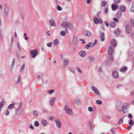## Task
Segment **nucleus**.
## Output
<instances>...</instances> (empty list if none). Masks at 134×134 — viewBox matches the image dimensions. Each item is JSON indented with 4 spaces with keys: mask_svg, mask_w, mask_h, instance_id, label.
Listing matches in <instances>:
<instances>
[{
    "mask_svg": "<svg viewBox=\"0 0 134 134\" xmlns=\"http://www.w3.org/2000/svg\"><path fill=\"white\" fill-rule=\"evenodd\" d=\"M39 124L38 121H35L34 123V125L35 126L37 127L39 126Z\"/></svg>",
    "mask_w": 134,
    "mask_h": 134,
    "instance_id": "obj_37",
    "label": "nucleus"
},
{
    "mask_svg": "<svg viewBox=\"0 0 134 134\" xmlns=\"http://www.w3.org/2000/svg\"><path fill=\"white\" fill-rule=\"evenodd\" d=\"M108 59L109 60H112L113 59V57L112 54H109L108 57Z\"/></svg>",
    "mask_w": 134,
    "mask_h": 134,
    "instance_id": "obj_30",
    "label": "nucleus"
},
{
    "mask_svg": "<svg viewBox=\"0 0 134 134\" xmlns=\"http://www.w3.org/2000/svg\"><path fill=\"white\" fill-rule=\"evenodd\" d=\"M127 68L126 66H124L120 69V70L121 72H124L127 70Z\"/></svg>",
    "mask_w": 134,
    "mask_h": 134,
    "instance_id": "obj_26",
    "label": "nucleus"
},
{
    "mask_svg": "<svg viewBox=\"0 0 134 134\" xmlns=\"http://www.w3.org/2000/svg\"><path fill=\"white\" fill-rule=\"evenodd\" d=\"M91 87V89L96 94L98 95H100V93L96 87L93 86H92Z\"/></svg>",
    "mask_w": 134,
    "mask_h": 134,
    "instance_id": "obj_7",
    "label": "nucleus"
},
{
    "mask_svg": "<svg viewBox=\"0 0 134 134\" xmlns=\"http://www.w3.org/2000/svg\"><path fill=\"white\" fill-rule=\"evenodd\" d=\"M121 15V11H118L116 14V16L118 18H120Z\"/></svg>",
    "mask_w": 134,
    "mask_h": 134,
    "instance_id": "obj_31",
    "label": "nucleus"
},
{
    "mask_svg": "<svg viewBox=\"0 0 134 134\" xmlns=\"http://www.w3.org/2000/svg\"><path fill=\"white\" fill-rule=\"evenodd\" d=\"M65 31H62L60 32V34L62 36H65V34L68 33V31L66 28L65 29Z\"/></svg>",
    "mask_w": 134,
    "mask_h": 134,
    "instance_id": "obj_13",
    "label": "nucleus"
},
{
    "mask_svg": "<svg viewBox=\"0 0 134 134\" xmlns=\"http://www.w3.org/2000/svg\"><path fill=\"white\" fill-rule=\"evenodd\" d=\"M41 123L44 126H45L47 124V121L46 120L43 119L42 120Z\"/></svg>",
    "mask_w": 134,
    "mask_h": 134,
    "instance_id": "obj_21",
    "label": "nucleus"
},
{
    "mask_svg": "<svg viewBox=\"0 0 134 134\" xmlns=\"http://www.w3.org/2000/svg\"><path fill=\"white\" fill-rule=\"evenodd\" d=\"M76 69L77 71L80 73H81L82 72L81 71V70L80 69V68L78 67H76Z\"/></svg>",
    "mask_w": 134,
    "mask_h": 134,
    "instance_id": "obj_50",
    "label": "nucleus"
},
{
    "mask_svg": "<svg viewBox=\"0 0 134 134\" xmlns=\"http://www.w3.org/2000/svg\"><path fill=\"white\" fill-rule=\"evenodd\" d=\"M130 10L132 12H134V6L133 5H132Z\"/></svg>",
    "mask_w": 134,
    "mask_h": 134,
    "instance_id": "obj_51",
    "label": "nucleus"
},
{
    "mask_svg": "<svg viewBox=\"0 0 134 134\" xmlns=\"http://www.w3.org/2000/svg\"><path fill=\"white\" fill-rule=\"evenodd\" d=\"M74 102L75 104L77 105H79L81 104L80 100L77 98H75L74 100Z\"/></svg>",
    "mask_w": 134,
    "mask_h": 134,
    "instance_id": "obj_23",
    "label": "nucleus"
},
{
    "mask_svg": "<svg viewBox=\"0 0 134 134\" xmlns=\"http://www.w3.org/2000/svg\"><path fill=\"white\" fill-rule=\"evenodd\" d=\"M112 74L113 77L115 78L116 79L118 77V73L116 71H113L112 72Z\"/></svg>",
    "mask_w": 134,
    "mask_h": 134,
    "instance_id": "obj_10",
    "label": "nucleus"
},
{
    "mask_svg": "<svg viewBox=\"0 0 134 134\" xmlns=\"http://www.w3.org/2000/svg\"><path fill=\"white\" fill-rule=\"evenodd\" d=\"M83 35L85 36H86L88 37H90L91 36V33L90 31L86 30H83L82 32Z\"/></svg>",
    "mask_w": 134,
    "mask_h": 134,
    "instance_id": "obj_5",
    "label": "nucleus"
},
{
    "mask_svg": "<svg viewBox=\"0 0 134 134\" xmlns=\"http://www.w3.org/2000/svg\"><path fill=\"white\" fill-rule=\"evenodd\" d=\"M93 21L94 23L96 24H97L98 23H102L103 22V20L100 18H98L97 17L94 18Z\"/></svg>",
    "mask_w": 134,
    "mask_h": 134,
    "instance_id": "obj_3",
    "label": "nucleus"
},
{
    "mask_svg": "<svg viewBox=\"0 0 134 134\" xmlns=\"http://www.w3.org/2000/svg\"><path fill=\"white\" fill-rule=\"evenodd\" d=\"M33 114L35 116H37L38 115V112L37 110H35L33 111Z\"/></svg>",
    "mask_w": 134,
    "mask_h": 134,
    "instance_id": "obj_43",
    "label": "nucleus"
},
{
    "mask_svg": "<svg viewBox=\"0 0 134 134\" xmlns=\"http://www.w3.org/2000/svg\"><path fill=\"white\" fill-rule=\"evenodd\" d=\"M43 74L42 73H40L39 75H38L37 77V79L38 80L40 79L41 77H42L43 76Z\"/></svg>",
    "mask_w": 134,
    "mask_h": 134,
    "instance_id": "obj_38",
    "label": "nucleus"
},
{
    "mask_svg": "<svg viewBox=\"0 0 134 134\" xmlns=\"http://www.w3.org/2000/svg\"><path fill=\"white\" fill-rule=\"evenodd\" d=\"M105 13L106 14H108V8L107 7L105 9L104 11Z\"/></svg>",
    "mask_w": 134,
    "mask_h": 134,
    "instance_id": "obj_57",
    "label": "nucleus"
},
{
    "mask_svg": "<svg viewBox=\"0 0 134 134\" xmlns=\"http://www.w3.org/2000/svg\"><path fill=\"white\" fill-rule=\"evenodd\" d=\"M100 38L102 41H104L105 39L104 35L103 33H101L100 36Z\"/></svg>",
    "mask_w": 134,
    "mask_h": 134,
    "instance_id": "obj_17",
    "label": "nucleus"
},
{
    "mask_svg": "<svg viewBox=\"0 0 134 134\" xmlns=\"http://www.w3.org/2000/svg\"><path fill=\"white\" fill-rule=\"evenodd\" d=\"M15 103H13L10 104L8 106V108L9 109H12L15 104Z\"/></svg>",
    "mask_w": 134,
    "mask_h": 134,
    "instance_id": "obj_16",
    "label": "nucleus"
},
{
    "mask_svg": "<svg viewBox=\"0 0 134 134\" xmlns=\"http://www.w3.org/2000/svg\"><path fill=\"white\" fill-rule=\"evenodd\" d=\"M94 59V57L92 56H90L89 57V59L90 61H92Z\"/></svg>",
    "mask_w": 134,
    "mask_h": 134,
    "instance_id": "obj_49",
    "label": "nucleus"
},
{
    "mask_svg": "<svg viewBox=\"0 0 134 134\" xmlns=\"http://www.w3.org/2000/svg\"><path fill=\"white\" fill-rule=\"evenodd\" d=\"M56 123L57 125V127L59 128V120H55Z\"/></svg>",
    "mask_w": 134,
    "mask_h": 134,
    "instance_id": "obj_55",
    "label": "nucleus"
},
{
    "mask_svg": "<svg viewBox=\"0 0 134 134\" xmlns=\"http://www.w3.org/2000/svg\"><path fill=\"white\" fill-rule=\"evenodd\" d=\"M111 8L112 9L113 11H115L118 8V6L115 4H113L111 5Z\"/></svg>",
    "mask_w": 134,
    "mask_h": 134,
    "instance_id": "obj_24",
    "label": "nucleus"
},
{
    "mask_svg": "<svg viewBox=\"0 0 134 134\" xmlns=\"http://www.w3.org/2000/svg\"><path fill=\"white\" fill-rule=\"evenodd\" d=\"M96 103L98 104H100L102 103V101L100 100H97L96 101Z\"/></svg>",
    "mask_w": 134,
    "mask_h": 134,
    "instance_id": "obj_47",
    "label": "nucleus"
},
{
    "mask_svg": "<svg viewBox=\"0 0 134 134\" xmlns=\"http://www.w3.org/2000/svg\"><path fill=\"white\" fill-rule=\"evenodd\" d=\"M30 128L31 129H34V127L32 125H31L30 126Z\"/></svg>",
    "mask_w": 134,
    "mask_h": 134,
    "instance_id": "obj_64",
    "label": "nucleus"
},
{
    "mask_svg": "<svg viewBox=\"0 0 134 134\" xmlns=\"http://www.w3.org/2000/svg\"><path fill=\"white\" fill-rule=\"evenodd\" d=\"M97 40H95L94 41V42L93 43L92 42H90L89 43V45H90V47H92L94 46L97 43Z\"/></svg>",
    "mask_w": 134,
    "mask_h": 134,
    "instance_id": "obj_25",
    "label": "nucleus"
},
{
    "mask_svg": "<svg viewBox=\"0 0 134 134\" xmlns=\"http://www.w3.org/2000/svg\"><path fill=\"white\" fill-rule=\"evenodd\" d=\"M52 42H51L50 43H48L47 44V46L48 47H51L52 46Z\"/></svg>",
    "mask_w": 134,
    "mask_h": 134,
    "instance_id": "obj_45",
    "label": "nucleus"
},
{
    "mask_svg": "<svg viewBox=\"0 0 134 134\" xmlns=\"http://www.w3.org/2000/svg\"><path fill=\"white\" fill-rule=\"evenodd\" d=\"M46 35L47 36H50L51 35L49 33V31H47L46 32Z\"/></svg>",
    "mask_w": 134,
    "mask_h": 134,
    "instance_id": "obj_52",
    "label": "nucleus"
},
{
    "mask_svg": "<svg viewBox=\"0 0 134 134\" xmlns=\"http://www.w3.org/2000/svg\"><path fill=\"white\" fill-rule=\"evenodd\" d=\"M132 129V128H131V126H128L127 128V129L129 131V129Z\"/></svg>",
    "mask_w": 134,
    "mask_h": 134,
    "instance_id": "obj_62",
    "label": "nucleus"
},
{
    "mask_svg": "<svg viewBox=\"0 0 134 134\" xmlns=\"http://www.w3.org/2000/svg\"><path fill=\"white\" fill-rule=\"evenodd\" d=\"M27 34L26 33H25L24 34V36L25 37L24 39L26 40H27L29 39V38L27 36Z\"/></svg>",
    "mask_w": 134,
    "mask_h": 134,
    "instance_id": "obj_40",
    "label": "nucleus"
},
{
    "mask_svg": "<svg viewBox=\"0 0 134 134\" xmlns=\"http://www.w3.org/2000/svg\"><path fill=\"white\" fill-rule=\"evenodd\" d=\"M114 33L116 35H118L120 34V31L119 29H117L114 31Z\"/></svg>",
    "mask_w": 134,
    "mask_h": 134,
    "instance_id": "obj_35",
    "label": "nucleus"
},
{
    "mask_svg": "<svg viewBox=\"0 0 134 134\" xmlns=\"http://www.w3.org/2000/svg\"><path fill=\"white\" fill-rule=\"evenodd\" d=\"M61 26L62 27L65 28V29H72L73 26L72 24L69 22H63L61 24Z\"/></svg>",
    "mask_w": 134,
    "mask_h": 134,
    "instance_id": "obj_1",
    "label": "nucleus"
},
{
    "mask_svg": "<svg viewBox=\"0 0 134 134\" xmlns=\"http://www.w3.org/2000/svg\"><path fill=\"white\" fill-rule=\"evenodd\" d=\"M53 44L54 45H58L59 43V41L57 39H56L54 40L53 42Z\"/></svg>",
    "mask_w": 134,
    "mask_h": 134,
    "instance_id": "obj_33",
    "label": "nucleus"
},
{
    "mask_svg": "<svg viewBox=\"0 0 134 134\" xmlns=\"http://www.w3.org/2000/svg\"><path fill=\"white\" fill-rule=\"evenodd\" d=\"M123 119H124L123 118H121V119H120L119 120V121L118 122V124H120V125L123 122Z\"/></svg>",
    "mask_w": 134,
    "mask_h": 134,
    "instance_id": "obj_39",
    "label": "nucleus"
},
{
    "mask_svg": "<svg viewBox=\"0 0 134 134\" xmlns=\"http://www.w3.org/2000/svg\"><path fill=\"white\" fill-rule=\"evenodd\" d=\"M129 104L128 103H126L124 104L122 107V111L123 113H125L126 111L125 110H127L128 108Z\"/></svg>",
    "mask_w": 134,
    "mask_h": 134,
    "instance_id": "obj_6",
    "label": "nucleus"
},
{
    "mask_svg": "<svg viewBox=\"0 0 134 134\" xmlns=\"http://www.w3.org/2000/svg\"><path fill=\"white\" fill-rule=\"evenodd\" d=\"M116 3H119L121 0H114Z\"/></svg>",
    "mask_w": 134,
    "mask_h": 134,
    "instance_id": "obj_60",
    "label": "nucleus"
},
{
    "mask_svg": "<svg viewBox=\"0 0 134 134\" xmlns=\"http://www.w3.org/2000/svg\"><path fill=\"white\" fill-rule=\"evenodd\" d=\"M15 62V59L14 58L13 59V61L11 64L12 67V68H13L14 66V63Z\"/></svg>",
    "mask_w": 134,
    "mask_h": 134,
    "instance_id": "obj_46",
    "label": "nucleus"
},
{
    "mask_svg": "<svg viewBox=\"0 0 134 134\" xmlns=\"http://www.w3.org/2000/svg\"><path fill=\"white\" fill-rule=\"evenodd\" d=\"M25 63H24L22 65L20 69V71L21 72H23L24 70V69L25 68Z\"/></svg>",
    "mask_w": 134,
    "mask_h": 134,
    "instance_id": "obj_29",
    "label": "nucleus"
},
{
    "mask_svg": "<svg viewBox=\"0 0 134 134\" xmlns=\"http://www.w3.org/2000/svg\"><path fill=\"white\" fill-rule=\"evenodd\" d=\"M9 8L8 7H5L4 12V14L6 15H7L9 14Z\"/></svg>",
    "mask_w": 134,
    "mask_h": 134,
    "instance_id": "obj_8",
    "label": "nucleus"
},
{
    "mask_svg": "<svg viewBox=\"0 0 134 134\" xmlns=\"http://www.w3.org/2000/svg\"><path fill=\"white\" fill-rule=\"evenodd\" d=\"M54 90H51L47 91V93L49 94H51L54 92Z\"/></svg>",
    "mask_w": 134,
    "mask_h": 134,
    "instance_id": "obj_41",
    "label": "nucleus"
},
{
    "mask_svg": "<svg viewBox=\"0 0 134 134\" xmlns=\"http://www.w3.org/2000/svg\"><path fill=\"white\" fill-rule=\"evenodd\" d=\"M129 123L130 125H133L134 124V122L132 120L130 119L129 121Z\"/></svg>",
    "mask_w": 134,
    "mask_h": 134,
    "instance_id": "obj_44",
    "label": "nucleus"
},
{
    "mask_svg": "<svg viewBox=\"0 0 134 134\" xmlns=\"http://www.w3.org/2000/svg\"><path fill=\"white\" fill-rule=\"evenodd\" d=\"M114 52L113 47L109 46L108 48V52L109 54H112Z\"/></svg>",
    "mask_w": 134,
    "mask_h": 134,
    "instance_id": "obj_14",
    "label": "nucleus"
},
{
    "mask_svg": "<svg viewBox=\"0 0 134 134\" xmlns=\"http://www.w3.org/2000/svg\"><path fill=\"white\" fill-rule=\"evenodd\" d=\"M110 25L112 27H115L116 26V23L114 22H112L110 23Z\"/></svg>",
    "mask_w": 134,
    "mask_h": 134,
    "instance_id": "obj_28",
    "label": "nucleus"
},
{
    "mask_svg": "<svg viewBox=\"0 0 134 134\" xmlns=\"http://www.w3.org/2000/svg\"><path fill=\"white\" fill-rule=\"evenodd\" d=\"M30 53L31 56L33 58H35L38 53L37 49H35L34 50H31L30 51Z\"/></svg>",
    "mask_w": 134,
    "mask_h": 134,
    "instance_id": "obj_2",
    "label": "nucleus"
},
{
    "mask_svg": "<svg viewBox=\"0 0 134 134\" xmlns=\"http://www.w3.org/2000/svg\"><path fill=\"white\" fill-rule=\"evenodd\" d=\"M69 62L68 59H66L64 60V66L68 65Z\"/></svg>",
    "mask_w": 134,
    "mask_h": 134,
    "instance_id": "obj_20",
    "label": "nucleus"
},
{
    "mask_svg": "<svg viewBox=\"0 0 134 134\" xmlns=\"http://www.w3.org/2000/svg\"><path fill=\"white\" fill-rule=\"evenodd\" d=\"M54 3L56 5H57V9L59 10V5H58V0H54Z\"/></svg>",
    "mask_w": 134,
    "mask_h": 134,
    "instance_id": "obj_32",
    "label": "nucleus"
},
{
    "mask_svg": "<svg viewBox=\"0 0 134 134\" xmlns=\"http://www.w3.org/2000/svg\"><path fill=\"white\" fill-rule=\"evenodd\" d=\"M131 23L132 26H134V21L133 20L131 21Z\"/></svg>",
    "mask_w": 134,
    "mask_h": 134,
    "instance_id": "obj_63",
    "label": "nucleus"
},
{
    "mask_svg": "<svg viewBox=\"0 0 134 134\" xmlns=\"http://www.w3.org/2000/svg\"><path fill=\"white\" fill-rule=\"evenodd\" d=\"M88 110L90 111H92L93 110V108L91 107H88Z\"/></svg>",
    "mask_w": 134,
    "mask_h": 134,
    "instance_id": "obj_48",
    "label": "nucleus"
},
{
    "mask_svg": "<svg viewBox=\"0 0 134 134\" xmlns=\"http://www.w3.org/2000/svg\"><path fill=\"white\" fill-rule=\"evenodd\" d=\"M106 2L104 0L102 2V6L103 7H104L107 4Z\"/></svg>",
    "mask_w": 134,
    "mask_h": 134,
    "instance_id": "obj_36",
    "label": "nucleus"
},
{
    "mask_svg": "<svg viewBox=\"0 0 134 134\" xmlns=\"http://www.w3.org/2000/svg\"><path fill=\"white\" fill-rule=\"evenodd\" d=\"M120 9L122 12H124L126 10V7L124 5H121L119 7Z\"/></svg>",
    "mask_w": 134,
    "mask_h": 134,
    "instance_id": "obj_19",
    "label": "nucleus"
},
{
    "mask_svg": "<svg viewBox=\"0 0 134 134\" xmlns=\"http://www.w3.org/2000/svg\"><path fill=\"white\" fill-rule=\"evenodd\" d=\"M104 23L107 27H108L109 26V24L108 23L107 21H104Z\"/></svg>",
    "mask_w": 134,
    "mask_h": 134,
    "instance_id": "obj_58",
    "label": "nucleus"
},
{
    "mask_svg": "<svg viewBox=\"0 0 134 134\" xmlns=\"http://www.w3.org/2000/svg\"><path fill=\"white\" fill-rule=\"evenodd\" d=\"M77 37L74 36L73 39V42L75 45H76L77 42Z\"/></svg>",
    "mask_w": 134,
    "mask_h": 134,
    "instance_id": "obj_18",
    "label": "nucleus"
},
{
    "mask_svg": "<svg viewBox=\"0 0 134 134\" xmlns=\"http://www.w3.org/2000/svg\"><path fill=\"white\" fill-rule=\"evenodd\" d=\"M126 30L127 32L129 33L131 32V27L130 25L129 24H127L126 27Z\"/></svg>",
    "mask_w": 134,
    "mask_h": 134,
    "instance_id": "obj_11",
    "label": "nucleus"
},
{
    "mask_svg": "<svg viewBox=\"0 0 134 134\" xmlns=\"http://www.w3.org/2000/svg\"><path fill=\"white\" fill-rule=\"evenodd\" d=\"M23 105V103L21 102H20L19 104V107L20 108H21L22 107Z\"/></svg>",
    "mask_w": 134,
    "mask_h": 134,
    "instance_id": "obj_54",
    "label": "nucleus"
},
{
    "mask_svg": "<svg viewBox=\"0 0 134 134\" xmlns=\"http://www.w3.org/2000/svg\"><path fill=\"white\" fill-rule=\"evenodd\" d=\"M111 44L113 47H115L116 46V41L115 39L112 40L111 42Z\"/></svg>",
    "mask_w": 134,
    "mask_h": 134,
    "instance_id": "obj_15",
    "label": "nucleus"
},
{
    "mask_svg": "<svg viewBox=\"0 0 134 134\" xmlns=\"http://www.w3.org/2000/svg\"><path fill=\"white\" fill-rule=\"evenodd\" d=\"M49 23L50 25L51 26H55L56 25L55 22L53 19H52L49 20Z\"/></svg>",
    "mask_w": 134,
    "mask_h": 134,
    "instance_id": "obj_9",
    "label": "nucleus"
},
{
    "mask_svg": "<svg viewBox=\"0 0 134 134\" xmlns=\"http://www.w3.org/2000/svg\"><path fill=\"white\" fill-rule=\"evenodd\" d=\"M116 129H117L116 128L113 127L112 129H111V131H112V133H114L116 132Z\"/></svg>",
    "mask_w": 134,
    "mask_h": 134,
    "instance_id": "obj_42",
    "label": "nucleus"
},
{
    "mask_svg": "<svg viewBox=\"0 0 134 134\" xmlns=\"http://www.w3.org/2000/svg\"><path fill=\"white\" fill-rule=\"evenodd\" d=\"M18 47L19 50H20L21 49V48L19 45V43L18 42Z\"/></svg>",
    "mask_w": 134,
    "mask_h": 134,
    "instance_id": "obj_61",
    "label": "nucleus"
},
{
    "mask_svg": "<svg viewBox=\"0 0 134 134\" xmlns=\"http://www.w3.org/2000/svg\"><path fill=\"white\" fill-rule=\"evenodd\" d=\"M21 81V76L20 75H18V78L17 81H16V83H18L20 82Z\"/></svg>",
    "mask_w": 134,
    "mask_h": 134,
    "instance_id": "obj_34",
    "label": "nucleus"
},
{
    "mask_svg": "<svg viewBox=\"0 0 134 134\" xmlns=\"http://www.w3.org/2000/svg\"><path fill=\"white\" fill-rule=\"evenodd\" d=\"M9 113V111L8 110H6V112L5 113V114L7 116H8Z\"/></svg>",
    "mask_w": 134,
    "mask_h": 134,
    "instance_id": "obj_56",
    "label": "nucleus"
},
{
    "mask_svg": "<svg viewBox=\"0 0 134 134\" xmlns=\"http://www.w3.org/2000/svg\"><path fill=\"white\" fill-rule=\"evenodd\" d=\"M79 54L81 56L83 57L86 55V53L83 51H81L80 52Z\"/></svg>",
    "mask_w": 134,
    "mask_h": 134,
    "instance_id": "obj_22",
    "label": "nucleus"
},
{
    "mask_svg": "<svg viewBox=\"0 0 134 134\" xmlns=\"http://www.w3.org/2000/svg\"><path fill=\"white\" fill-rule=\"evenodd\" d=\"M64 109L66 113H68L69 115H71L72 114V110L69 109L67 106H65Z\"/></svg>",
    "mask_w": 134,
    "mask_h": 134,
    "instance_id": "obj_4",
    "label": "nucleus"
},
{
    "mask_svg": "<svg viewBox=\"0 0 134 134\" xmlns=\"http://www.w3.org/2000/svg\"><path fill=\"white\" fill-rule=\"evenodd\" d=\"M4 104V102L3 99H2L0 102V112H1L2 109Z\"/></svg>",
    "mask_w": 134,
    "mask_h": 134,
    "instance_id": "obj_12",
    "label": "nucleus"
},
{
    "mask_svg": "<svg viewBox=\"0 0 134 134\" xmlns=\"http://www.w3.org/2000/svg\"><path fill=\"white\" fill-rule=\"evenodd\" d=\"M89 47H90V45H89V44L88 43V44H86V45L85 46V48L86 49H88V48H89Z\"/></svg>",
    "mask_w": 134,
    "mask_h": 134,
    "instance_id": "obj_53",
    "label": "nucleus"
},
{
    "mask_svg": "<svg viewBox=\"0 0 134 134\" xmlns=\"http://www.w3.org/2000/svg\"><path fill=\"white\" fill-rule=\"evenodd\" d=\"M55 99V98L54 97H53L50 100V103L52 105H53Z\"/></svg>",
    "mask_w": 134,
    "mask_h": 134,
    "instance_id": "obj_27",
    "label": "nucleus"
},
{
    "mask_svg": "<svg viewBox=\"0 0 134 134\" xmlns=\"http://www.w3.org/2000/svg\"><path fill=\"white\" fill-rule=\"evenodd\" d=\"M113 20L115 21L116 22H118L119 21V20L117 18H113Z\"/></svg>",
    "mask_w": 134,
    "mask_h": 134,
    "instance_id": "obj_59",
    "label": "nucleus"
}]
</instances>
